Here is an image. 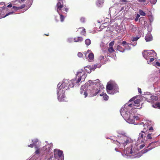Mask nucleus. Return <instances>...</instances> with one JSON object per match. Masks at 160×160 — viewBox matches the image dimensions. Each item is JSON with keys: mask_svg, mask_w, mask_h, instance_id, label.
<instances>
[{"mask_svg": "<svg viewBox=\"0 0 160 160\" xmlns=\"http://www.w3.org/2000/svg\"><path fill=\"white\" fill-rule=\"evenodd\" d=\"M25 0H17L16 2H18L21 3H22V2L24 1Z\"/></svg>", "mask_w": 160, "mask_h": 160, "instance_id": "13d9d810", "label": "nucleus"}, {"mask_svg": "<svg viewBox=\"0 0 160 160\" xmlns=\"http://www.w3.org/2000/svg\"><path fill=\"white\" fill-rule=\"evenodd\" d=\"M106 89L107 93L109 94L113 95L118 92V86L115 82L113 81H111L108 82Z\"/></svg>", "mask_w": 160, "mask_h": 160, "instance_id": "39448f33", "label": "nucleus"}, {"mask_svg": "<svg viewBox=\"0 0 160 160\" xmlns=\"http://www.w3.org/2000/svg\"><path fill=\"white\" fill-rule=\"evenodd\" d=\"M107 34L109 35L113 36L114 35V33H115V28L114 27V25L113 26H110L106 30Z\"/></svg>", "mask_w": 160, "mask_h": 160, "instance_id": "dca6fc26", "label": "nucleus"}, {"mask_svg": "<svg viewBox=\"0 0 160 160\" xmlns=\"http://www.w3.org/2000/svg\"><path fill=\"white\" fill-rule=\"evenodd\" d=\"M88 66L84 67L83 69L78 71L76 74L78 78L77 79H72L69 81L68 79H64L62 82H59L57 85V94L58 100L60 102L66 101L65 91L70 88L75 86H79L78 83L84 81L87 73H90V70L87 69Z\"/></svg>", "mask_w": 160, "mask_h": 160, "instance_id": "f257e3e1", "label": "nucleus"}, {"mask_svg": "<svg viewBox=\"0 0 160 160\" xmlns=\"http://www.w3.org/2000/svg\"><path fill=\"white\" fill-rule=\"evenodd\" d=\"M147 132H144L142 131H141V132L139 133V137L138 139H140L142 138L143 139V141H144L146 142H148V140L146 139V134H147Z\"/></svg>", "mask_w": 160, "mask_h": 160, "instance_id": "a211bd4d", "label": "nucleus"}, {"mask_svg": "<svg viewBox=\"0 0 160 160\" xmlns=\"http://www.w3.org/2000/svg\"><path fill=\"white\" fill-rule=\"evenodd\" d=\"M143 57L146 59H148L150 57L154 58L156 56L157 54L153 50H144L142 52Z\"/></svg>", "mask_w": 160, "mask_h": 160, "instance_id": "1a4fd4ad", "label": "nucleus"}, {"mask_svg": "<svg viewBox=\"0 0 160 160\" xmlns=\"http://www.w3.org/2000/svg\"><path fill=\"white\" fill-rule=\"evenodd\" d=\"M145 38L146 42H149L152 40V37L150 33H148Z\"/></svg>", "mask_w": 160, "mask_h": 160, "instance_id": "5701e85b", "label": "nucleus"}, {"mask_svg": "<svg viewBox=\"0 0 160 160\" xmlns=\"http://www.w3.org/2000/svg\"><path fill=\"white\" fill-rule=\"evenodd\" d=\"M108 51L112 53L113 51H114V50L113 48V47H110L109 48H108Z\"/></svg>", "mask_w": 160, "mask_h": 160, "instance_id": "8fccbe9b", "label": "nucleus"}, {"mask_svg": "<svg viewBox=\"0 0 160 160\" xmlns=\"http://www.w3.org/2000/svg\"><path fill=\"white\" fill-rule=\"evenodd\" d=\"M88 57L87 56H85L86 59H87L89 62L92 61L94 58V54L92 53H90L88 55Z\"/></svg>", "mask_w": 160, "mask_h": 160, "instance_id": "412c9836", "label": "nucleus"}, {"mask_svg": "<svg viewBox=\"0 0 160 160\" xmlns=\"http://www.w3.org/2000/svg\"><path fill=\"white\" fill-rule=\"evenodd\" d=\"M142 142H143L144 143L143 144L139 146V147L140 148L139 149H142L145 146V143L147 142H145L144 141H142Z\"/></svg>", "mask_w": 160, "mask_h": 160, "instance_id": "79ce46f5", "label": "nucleus"}, {"mask_svg": "<svg viewBox=\"0 0 160 160\" xmlns=\"http://www.w3.org/2000/svg\"><path fill=\"white\" fill-rule=\"evenodd\" d=\"M137 44V42H134L133 43H132V42L131 41H130V43H128L125 41H123L122 42V45L124 47L127 45H132L134 47L136 46Z\"/></svg>", "mask_w": 160, "mask_h": 160, "instance_id": "4be33fe9", "label": "nucleus"}, {"mask_svg": "<svg viewBox=\"0 0 160 160\" xmlns=\"http://www.w3.org/2000/svg\"><path fill=\"white\" fill-rule=\"evenodd\" d=\"M103 3L102 0H98L96 2V4L98 7H101Z\"/></svg>", "mask_w": 160, "mask_h": 160, "instance_id": "2f4dec72", "label": "nucleus"}, {"mask_svg": "<svg viewBox=\"0 0 160 160\" xmlns=\"http://www.w3.org/2000/svg\"><path fill=\"white\" fill-rule=\"evenodd\" d=\"M129 29L130 31L134 32L137 30V28L132 24H130L129 25Z\"/></svg>", "mask_w": 160, "mask_h": 160, "instance_id": "393cba45", "label": "nucleus"}, {"mask_svg": "<svg viewBox=\"0 0 160 160\" xmlns=\"http://www.w3.org/2000/svg\"><path fill=\"white\" fill-rule=\"evenodd\" d=\"M158 142V141L152 142L149 143L148 146L146 147L147 149H143L141 152L137 153V152L139 149H138V146L134 145L133 147L131 146L130 148H128L125 151L126 155L128 156H132V154H134V158H139L141 157L143 154H145L148 151L152 150V149L155 148L156 147L158 146L159 144L157 145L155 144V143Z\"/></svg>", "mask_w": 160, "mask_h": 160, "instance_id": "f03ea898", "label": "nucleus"}, {"mask_svg": "<svg viewBox=\"0 0 160 160\" xmlns=\"http://www.w3.org/2000/svg\"><path fill=\"white\" fill-rule=\"evenodd\" d=\"M115 28V31L118 33L123 32L125 30V28L123 27L122 26H117L116 25H114Z\"/></svg>", "mask_w": 160, "mask_h": 160, "instance_id": "f3484780", "label": "nucleus"}, {"mask_svg": "<svg viewBox=\"0 0 160 160\" xmlns=\"http://www.w3.org/2000/svg\"><path fill=\"white\" fill-rule=\"evenodd\" d=\"M93 81H89L88 82L89 83L88 85V88L90 91L88 94V96L89 97L95 96L100 92V90H98L96 86V88H95V84H93Z\"/></svg>", "mask_w": 160, "mask_h": 160, "instance_id": "423d86ee", "label": "nucleus"}, {"mask_svg": "<svg viewBox=\"0 0 160 160\" xmlns=\"http://www.w3.org/2000/svg\"><path fill=\"white\" fill-rule=\"evenodd\" d=\"M104 44L103 42H101L100 43V46L102 49L103 48H104Z\"/></svg>", "mask_w": 160, "mask_h": 160, "instance_id": "864d4df0", "label": "nucleus"}, {"mask_svg": "<svg viewBox=\"0 0 160 160\" xmlns=\"http://www.w3.org/2000/svg\"><path fill=\"white\" fill-rule=\"evenodd\" d=\"M0 8H1L2 9L5 8L4 2H2L0 3Z\"/></svg>", "mask_w": 160, "mask_h": 160, "instance_id": "c03bdc74", "label": "nucleus"}, {"mask_svg": "<svg viewBox=\"0 0 160 160\" xmlns=\"http://www.w3.org/2000/svg\"><path fill=\"white\" fill-rule=\"evenodd\" d=\"M88 82L86 83L85 85L82 86L81 88L80 93L82 96H83L84 98H86L88 95L89 92L90 91L88 88Z\"/></svg>", "mask_w": 160, "mask_h": 160, "instance_id": "6e6552de", "label": "nucleus"}, {"mask_svg": "<svg viewBox=\"0 0 160 160\" xmlns=\"http://www.w3.org/2000/svg\"><path fill=\"white\" fill-rule=\"evenodd\" d=\"M114 45V42H111L109 43V46L110 47H112V46Z\"/></svg>", "mask_w": 160, "mask_h": 160, "instance_id": "6e6d98bb", "label": "nucleus"}, {"mask_svg": "<svg viewBox=\"0 0 160 160\" xmlns=\"http://www.w3.org/2000/svg\"><path fill=\"white\" fill-rule=\"evenodd\" d=\"M138 92L140 93H141L142 92V91L141 90V89L139 88H138Z\"/></svg>", "mask_w": 160, "mask_h": 160, "instance_id": "69168bd1", "label": "nucleus"}, {"mask_svg": "<svg viewBox=\"0 0 160 160\" xmlns=\"http://www.w3.org/2000/svg\"><path fill=\"white\" fill-rule=\"evenodd\" d=\"M113 141L114 142V143L116 144L118 147L122 149H123V148L125 149V147L126 146L130 144L129 147H127L126 148L124 152L125 156H126L128 157H131V158H133V157L134 156V154L133 153V155L132 154V156H129L126 155V152H125V151L127 149L130 148L131 146H132L133 147H134V145L137 146V145L135 144L132 145L131 144V143L133 141L130 137L128 136L127 137L124 136V137L119 138L118 141L116 140V141Z\"/></svg>", "mask_w": 160, "mask_h": 160, "instance_id": "20e7f679", "label": "nucleus"}, {"mask_svg": "<svg viewBox=\"0 0 160 160\" xmlns=\"http://www.w3.org/2000/svg\"><path fill=\"white\" fill-rule=\"evenodd\" d=\"M54 158L58 160H64V155L62 151L55 149L54 150Z\"/></svg>", "mask_w": 160, "mask_h": 160, "instance_id": "9d476101", "label": "nucleus"}, {"mask_svg": "<svg viewBox=\"0 0 160 160\" xmlns=\"http://www.w3.org/2000/svg\"><path fill=\"white\" fill-rule=\"evenodd\" d=\"M74 41V39L72 38H69L67 39V41L68 43H72Z\"/></svg>", "mask_w": 160, "mask_h": 160, "instance_id": "58836bf2", "label": "nucleus"}, {"mask_svg": "<svg viewBox=\"0 0 160 160\" xmlns=\"http://www.w3.org/2000/svg\"><path fill=\"white\" fill-rule=\"evenodd\" d=\"M102 66V65L101 64H95L94 66H92V67L88 66L87 69L88 70L89 69V70H90L91 72L92 70L94 71L97 68H99Z\"/></svg>", "mask_w": 160, "mask_h": 160, "instance_id": "6ab92c4d", "label": "nucleus"}, {"mask_svg": "<svg viewBox=\"0 0 160 160\" xmlns=\"http://www.w3.org/2000/svg\"><path fill=\"white\" fill-rule=\"evenodd\" d=\"M149 131H152L153 130V128L152 127H150L149 128Z\"/></svg>", "mask_w": 160, "mask_h": 160, "instance_id": "0e129e2a", "label": "nucleus"}, {"mask_svg": "<svg viewBox=\"0 0 160 160\" xmlns=\"http://www.w3.org/2000/svg\"><path fill=\"white\" fill-rule=\"evenodd\" d=\"M118 134L119 135L118 136L119 138L128 136L127 135V133L123 131H121Z\"/></svg>", "mask_w": 160, "mask_h": 160, "instance_id": "a878e982", "label": "nucleus"}, {"mask_svg": "<svg viewBox=\"0 0 160 160\" xmlns=\"http://www.w3.org/2000/svg\"><path fill=\"white\" fill-rule=\"evenodd\" d=\"M145 99L148 102L152 103L158 100V97L156 95H152L150 92L145 95Z\"/></svg>", "mask_w": 160, "mask_h": 160, "instance_id": "9b49d317", "label": "nucleus"}, {"mask_svg": "<svg viewBox=\"0 0 160 160\" xmlns=\"http://www.w3.org/2000/svg\"><path fill=\"white\" fill-rule=\"evenodd\" d=\"M105 24H107V23H104L103 24H102L100 26V31H101L102 30V29H104L105 28L107 27V26H105L104 25Z\"/></svg>", "mask_w": 160, "mask_h": 160, "instance_id": "4c0bfd02", "label": "nucleus"}, {"mask_svg": "<svg viewBox=\"0 0 160 160\" xmlns=\"http://www.w3.org/2000/svg\"><path fill=\"white\" fill-rule=\"evenodd\" d=\"M78 56L79 57L81 58L83 56L81 52H78Z\"/></svg>", "mask_w": 160, "mask_h": 160, "instance_id": "5fc2aeb1", "label": "nucleus"}, {"mask_svg": "<svg viewBox=\"0 0 160 160\" xmlns=\"http://www.w3.org/2000/svg\"><path fill=\"white\" fill-rule=\"evenodd\" d=\"M99 59L100 61V62H102V61H104V57L103 55H101L100 56Z\"/></svg>", "mask_w": 160, "mask_h": 160, "instance_id": "a19ab883", "label": "nucleus"}, {"mask_svg": "<svg viewBox=\"0 0 160 160\" xmlns=\"http://www.w3.org/2000/svg\"><path fill=\"white\" fill-rule=\"evenodd\" d=\"M127 45L125 47H124L125 49L127 50H130L131 49V47H130L129 45Z\"/></svg>", "mask_w": 160, "mask_h": 160, "instance_id": "49530a36", "label": "nucleus"}, {"mask_svg": "<svg viewBox=\"0 0 160 160\" xmlns=\"http://www.w3.org/2000/svg\"><path fill=\"white\" fill-rule=\"evenodd\" d=\"M140 38V37L137 36L135 37H132L131 38L130 41L134 42H137V40Z\"/></svg>", "mask_w": 160, "mask_h": 160, "instance_id": "473e14b6", "label": "nucleus"}, {"mask_svg": "<svg viewBox=\"0 0 160 160\" xmlns=\"http://www.w3.org/2000/svg\"><path fill=\"white\" fill-rule=\"evenodd\" d=\"M85 43L87 46H89L91 43V41L89 39H87L85 40Z\"/></svg>", "mask_w": 160, "mask_h": 160, "instance_id": "f704fd0d", "label": "nucleus"}, {"mask_svg": "<svg viewBox=\"0 0 160 160\" xmlns=\"http://www.w3.org/2000/svg\"><path fill=\"white\" fill-rule=\"evenodd\" d=\"M145 124L147 125V124L146 123H145V124L143 122H141L139 124V125H142L143 127L145 125Z\"/></svg>", "mask_w": 160, "mask_h": 160, "instance_id": "052dcab7", "label": "nucleus"}, {"mask_svg": "<svg viewBox=\"0 0 160 160\" xmlns=\"http://www.w3.org/2000/svg\"><path fill=\"white\" fill-rule=\"evenodd\" d=\"M116 50L122 52H124L125 51V49L119 45H117Z\"/></svg>", "mask_w": 160, "mask_h": 160, "instance_id": "cd10ccee", "label": "nucleus"}, {"mask_svg": "<svg viewBox=\"0 0 160 160\" xmlns=\"http://www.w3.org/2000/svg\"><path fill=\"white\" fill-rule=\"evenodd\" d=\"M60 2L61 3H62L63 4V2L62 0H58V2Z\"/></svg>", "mask_w": 160, "mask_h": 160, "instance_id": "774afa93", "label": "nucleus"}, {"mask_svg": "<svg viewBox=\"0 0 160 160\" xmlns=\"http://www.w3.org/2000/svg\"><path fill=\"white\" fill-rule=\"evenodd\" d=\"M134 97L132 98H131L128 101L127 104H132V109L134 110L135 109L137 108V107L140 106V105H138L140 102V100L139 99H136L134 100Z\"/></svg>", "mask_w": 160, "mask_h": 160, "instance_id": "ddd939ff", "label": "nucleus"}, {"mask_svg": "<svg viewBox=\"0 0 160 160\" xmlns=\"http://www.w3.org/2000/svg\"><path fill=\"white\" fill-rule=\"evenodd\" d=\"M14 13L13 12H9L7 13L6 15H4V11L2 9L1 10L0 9V18H4L6 16L10 15L11 14H12Z\"/></svg>", "mask_w": 160, "mask_h": 160, "instance_id": "aec40b11", "label": "nucleus"}, {"mask_svg": "<svg viewBox=\"0 0 160 160\" xmlns=\"http://www.w3.org/2000/svg\"><path fill=\"white\" fill-rule=\"evenodd\" d=\"M85 19L84 18L82 17L80 19V21L84 23L85 22Z\"/></svg>", "mask_w": 160, "mask_h": 160, "instance_id": "603ef678", "label": "nucleus"}, {"mask_svg": "<svg viewBox=\"0 0 160 160\" xmlns=\"http://www.w3.org/2000/svg\"><path fill=\"white\" fill-rule=\"evenodd\" d=\"M149 19L150 23H152L153 21V18L152 17L150 18Z\"/></svg>", "mask_w": 160, "mask_h": 160, "instance_id": "bf43d9fd", "label": "nucleus"}, {"mask_svg": "<svg viewBox=\"0 0 160 160\" xmlns=\"http://www.w3.org/2000/svg\"><path fill=\"white\" fill-rule=\"evenodd\" d=\"M147 27V29L148 32V33H150L152 29L151 24H148Z\"/></svg>", "mask_w": 160, "mask_h": 160, "instance_id": "72a5a7b5", "label": "nucleus"}, {"mask_svg": "<svg viewBox=\"0 0 160 160\" xmlns=\"http://www.w3.org/2000/svg\"><path fill=\"white\" fill-rule=\"evenodd\" d=\"M139 13L142 16H145L146 15L145 13L142 10H140L139 11Z\"/></svg>", "mask_w": 160, "mask_h": 160, "instance_id": "37998d69", "label": "nucleus"}, {"mask_svg": "<svg viewBox=\"0 0 160 160\" xmlns=\"http://www.w3.org/2000/svg\"><path fill=\"white\" fill-rule=\"evenodd\" d=\"M101 96H102L103 99L104 100L107 101L108 99V96L105 93L102 92L101 94H100Z\"/></svg>", "mask_w": 160, "mask_h": 160, "instance_id": "c756f323", "label": "nucleus"}, {"mask_svg": "<svg viewBox=\"0 0 160 160\" xmlns=\"http://www.w3.org/2000/svg\"><path fill=\"white\" fill-rule=\"evenodd\" d=\"M138 1L140 2H145V0H138Z\"/></svg>", "mask_w": 160, "mask_h": 160, "instance_id": "e2e57ef3", "label": "nucleus"}, {"mask_svg": "<svg viewBox=\"0 0 160 160\" xmlns=\"http://www.w3.org/2000/svg\"><path fill=\"white\" fill-rule=\"evenodd\" d=\"M68 9L67 8H62V10H61V12H62L63 13L62 11H66V12H68Z\"/></svg>", "mask_w": 160, "mask_h": 160, "instance_id": "09e8293b", "label": "nucleus"}, {"mask_svg": "<svg viewBox=\"0 0 160 160\" xmlns=\"http://www.w3.org/2000/svg\"><path fill=\"white\" fill-rule=\"evenodd\" d=\"M45 142L46 143V145L41 149L44 154L48 155L51 152L53 145L52 143H48L47 141Z\"/></svg>", "mask_w": 160, "mask_h": 160, "instance_id": "0eeeda50", "label": "nucleus"}, {"mask_svg": "<svg viewBox=\"0 0 160 160\" xmlns=\"http://www.w3.org/2000/svg\"><path fill=\"white\" fill-rule=\"evenodd\" d=\"M156 65L157 66H158V67H160V63L158 62H156Z\"/></svg>", "mask_w": 160, "mask_h": 160, "instance_id": "680f3d73", "label": "nucleus"}, {"mask_svg": "<svg viewBox=\"0 0 160 160\" xmlns=\"http://www.w3.org/2000/svg\"><path fill=\"white\" fill-rule=\"evenodd\" d=\"M92 53L91 51L90 50H88L86 52H85L84 54H85V56H86L87 55H88V54H89V53Z\"/></svg>", "mask_w": 160, "mask_h": 160, "instance_id": "3c124183", "label": "nucleus"}, {"mask_svg": "<svg viewBox=\"0 0 160 160\" xmlns=\"http://www.w3.org/2000/svg\"><path fill=\"white\" fill-rule=\"evenodd\" d=\"M36 150L35 152V153L36 154H39L40 153V149L38 148H36Z\"/></svg>", "mask_w": 160, "mask_h": 160, "instance_id": "a18cd8bd", "label": "nucleus"}, {"mask_svg": "<svg viewBox=\"0 0 160 160\" xmlns=\"http://www.w3.org/2000/svg\"><path fill=\"white\" fill-rule=\"evenodd\" d=\"M81 29H82V31H81V34L82 35H85V33H86V31L85 29V28H79V29L80 30Z\"/></svg>", "mask_w": 160, "mask_h": 160, "instance_id": "e433bc0d", "label": "nucleus"}, {"mask_svg": "<svg viewBox=\"0 0 160 160\" xmlns=\"http://www.w3.org/2000/svg\"><path fill=\"white\" fill-rule=\"evenodd\" d=\"M12 4H10L7 6V7L8 8H11L12 7Z\"/></svg>", "mask_w": 160, "mask_h": 160, "instance_id": "338daca9", "label": "nucleus"}, {"mask_svg": "<svg viewBox=\"0 0 160 160\" xmlns=\"http://www.w3.org/2000/svg\"><path fill=\"white\" fill-rule=\"evenodd\" d=\"M93 85L95 84V86H94L95 88H96V86L97 88H98V90H100V91L101 90H103L104 89V86L101 84L99 79H98L95 81H93Z\"/></svg>", "mask_w": 160, "mask_h": 160, "instance_id": "2eb2a0df", "label": "nucleus"}, {"mask_svg": "<svg viewBox=\"0 0 160 160\" xmlns=\"http://www.w3.org/2000/svg\"><path fill=\"white\" fill-rule=\"evenodd\" d=\"M32 144L28 145V147L30 148H33L35 147V148H39L40 146L39 145V140L37 138L34 139L32 140Z\"/></svg>", "mask_w": 160, "mask_h": 160, "instance_id": "4468645a", "label": "nucleus"}, {"mask_svg": "<svg viewBox=\"0 0 160 160\" xmlns=\"http://www.w3.org/2000/svg\"><path fill=\"white\" fill-rule=\"evenodd\" d=\"M50 156L49 157L46 158V160H53V154H50Z\"/></svg>", "mask_w": 160, "mask_h": 160, "instance_id": "ea45409f", "label": "nucleus"}, {"mask_svg": "<svg viewBox=\"0 0 160 160\" xmlns=\"http://www.w3.org/2000/svg\"><path fill=\"white\" fill-rule=\"evenodd\" d=\"M132 115H133V117H132V118H131V119L130 118V119L133 120L134 122L132 123H129L132 124H136L135 123V120H139L140 119V118L138 116H135V115L134 112H133Z\"/></svg>", "mask_w": 160, "mask_h": 160, "instance_id": "b1692460", "label": "nucleus"}, {"mask_svg": "<svg viewBox=\"0 0 160 160\" xmlns=\"http://www.w3.org/2000/svg\"><path fill=\"white\" fill-rule=\"evenodd\" d=\"M63 7V4H62V3H61L60 2H59L57 3L56 5V9L60 16V21L62 22H63L65 18V17L62 14L61 12V10H62V8Z\"/></svg>", "mask_w": 160, "mask_h": 160, "instance_id": "f8f14e48", "label": "nucleus"}, {"mask_svg": "<svg viewBox=\"0 0 160 160\" xmlns=\"http://www.w3.org/2000/svg\"><path fill=\"white\" fill-rule=\"evenodd\" d=\"M74 40L75 42H81L83 40V39L82 37H79L74 38Z\"/></svg>", "mask_w": 160, "mask_h": 160, "instance_id": "c85d7f7f", "label": "nucleus"}, {"mask_svg": "<svg viewBox=\"0 0 160 160\" xmlns=\"http://www.w3.org/2000/svg\"><path fill=\"white\" fill-rule=\"evenodd\" d=\"M132 104H125L120 110L121 115L125 120L128 123H132L134 121L130 119L133 117L132 114L134 112L132 109Z\"/></svg>", "mask_w": 160, "mask_h": 160, "instance_id": "7ed1b4c3", "label": "nucleus"}, {"mask_svg": "<svg viewBox=\"0 0 160 160\" xmlns=\"http://www.w3.org/2000/svg\"><path fill=\"white\" fill-rule=\"evenodd\" d=\"M25 6V4H22L19 7H16L13 6L12 7V8L14 9L15 10H17L20 9H22L24 8Z\"/></svg>", "mask_w": 160, "mask_h": 160, "instance_id": "7c9ffc66", "label": "nucleus"}, {"mask_svg": "<svg viewBox=\"0 0 160 160\" xmlns=\"http://www.w3.org/2000/svg\"><path fill=\"white\" fill-rule=\"evenodd\" d=\"M152 107L154 108L160 109V103L158 102L152 105Z\"/></svg>", "mask_w": 160, "mask_h": 160, "instance_id": "c9c22d12", "label": "nucleus"}, {"mask_svg": "<svg viewBox=\"0 0 160 160\" xmlns=\"http://www.w3.org/2000/svg\"><path fill=\"white\" fill-rule=\"evenodd\" d=\"M147 132V134H146V139H151L152 138V136L153 135L152 134V133H150L148 131Z\"/></svg>", "mask_w": 160, "mask_h": 160, "instance_id": "bb28decb", "label": "nucleus"}, {"mask_svg": "<svg viewBox=\"0 0 160 160\" xmlns=\"http://www.w3.org/2000/svg\"><path fill=\"white\" fill-rule=\"evenodd\" d=\"M153 60H154L153 58H150V61H149V62H148V64H150V63H151V62H152V61H153Z\"/></svg>", "mask_w": 160, "mask_h": 160, "instance_id": "4d7b16f0", "label": "nucleus"}, {"mask_svg": "<svg viewBox=\"0 0 160 160\" xmlns=\"http://www.w3.org/2000/svg\"><path fill=\"white\" fill-rule=\"evenodd\" d=\"M140 17V15L138 13L136 15V18L135 19V20L136 22H137L138 20V18Z\"/></svg>", "mask_w": 160, "mask_h": 160, "instance_id": "de8ad7c7", "label": "nucleus"}]
</instances>
